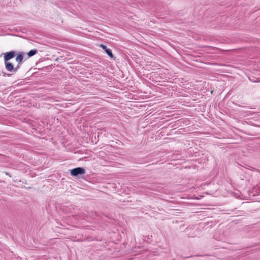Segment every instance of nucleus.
<instances>
[{
  "mask_svg": "<svg viewBox=\"0 0 260 260\" xmlns=\"http://www.w3.org/2000/svg\"><path fill=\"white\" fill-rule=\"evenodd\" d=\"M21 64H19V63H18L17 65L15 67H14L15 73H16L18 71V69L20 68Z\"/></svg>",
  "mask_w": 260,
  "mask_h": 260,
  "instance_id": "obj_7",
  "label": "nucleus"
},
{
  "mask_svg": "<svg viewBox=\"0 0 260 260\" xmlns=\"http://www.w3.org/2000/svg\"><path fill=\"white\" fill-rule=\"evenodd\" d=\"M4 173L6 175H8L10 177H11V175H10V174L9 173V172H5Z\"/></svg>",
  "mask_w": 260,
  "mask_h": 260,
  "instance_id": "obj_9",
  "label": "nucleus"
},
{
  "mask_svg": "<svg viewBox=\"0 0 260 260\" xmlns=\"http://www.w3.org/2000/svg\"><path fill=\"white\" fill-rule=\"evenodd\" d=\"M16 57L15 58L16 61L19 63V64H22L24 58V53L23 52H19L17 53Z\"/></svg>",
  "mask_w": 260,
  "mask_h": 260,
  "instance_id": "obj_5",
  "label": "nucleus"
},
{
  "mask_svg": "<svg viewBox=\"0 0 260 260\" xmlns=\"http://www.w3.org/2000/svg\"><path fill=\"white\" fill-rule=\"evenodd\" d=\"M17 54V51H11L3 53L1 55H4V61H9L11 59L13 58Z\"/></svg>",
  "mask_w": 260,
  "mask_h": 260,
  "instance_id": "obj_2",
  "label": "nucleus"
},
{
  "mask_svg": "<svg viewBox=\"0 0 260 260\" xmlns=\"http://www.w3.org/2000/svg\"><path fill=\"white\" fill-rule=\"evenodd\" d=\"M100 47L105 50L107 54L111 58L115 59L116 57L113 54L112 51L111 49L107 48V47L103 44L100 45Z\"/></svg>",
  "mask_w": 260,
  "mask_h": 260,
  "instance_id": "obj_3",
  "label": "nucleus"
},
{
  "mask_svg": "<svg viewBox=\"0 0 260 260\" xmlns=\"http://www.w3.org/2000/svg\"><path fill=\"white\" fill-rule=\"evenodd\" d=\"M3 74L4 76H8V77H9V76L12 75V74H11L6 73L4 72H3Z\"/></svg>",
  "mask_w": 260,
  "mask_h": 260,
  "instance_id": "obj_8",
  "label": "nucleus"
},
{
  "mask_svg": "<svg viewBox=\"0 0 260 260\" xmlns=\"http://www.w3.org/2000/svg\"><path fill=\"white\" fill-rule=\"evenodd\" d=\"M4 63L5 66V68L8 71L11 72L12 73H15L14 66L12 62L10 61H4Z\"/></svg>",
  "mask_w": 260,
  "mask_h": 260,
  "instance_id": "obj_4",
  "label": "nucleus"
},
{
  "mask_svg": "<svg viewBox=\"0 0 260 260\" xmlns=\"http://www.w3.org/2000/svg\"><path fill=\"white\" fill-rule=\"evenodd\" d=\"M38 52V50L36 49H32L27 53V55L28 58L32 57V56L36 54Z\"/></svg>",
  "mask_w": 260,
  "mask_h": 260,
  "instance_id": "obj_6",
  "label": "nucleus"
},
{
  "mask_svg": "<svg viewBox=\"0 0 260 260\" xmlns=\"http://www.w3.org/2000/svg\"><path fill=\"white\" fill-rule=\"evenodd\" d=\"M71 175L73 177L79 178L80 176L85 174L86 170L83 167H77L70 170Z\"/></svg>",
  "mask_w": 260,
  "mask_h": 260,
  "instance_id": "obj_1",
  "label": "nucleus"
}]
</instances>
